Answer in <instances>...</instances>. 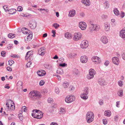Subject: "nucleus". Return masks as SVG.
Segmentation results:
<instances>
[{
  "mask_svg": "<svg viewBox=\"0 0 125 125\" xmlns=\"http://www.w3.org/2000/svg\"><path fill=\"white\" fill-rule=\"evenodd\" d=\"M32 112L34 113L32 114V116L34 118L41 119L43 117L42 112L39 110H33Z\"/></svg>",
  "mask_w": 125,
  "mask_h": 125,
  "instance_id": "1",
  "label": "nucleus"
},
{
  "mask_svg": "<svg viewBox=\"0 0 125 125\" xmlns=\"http://www.w3.org/2000/svg\"><path fill=\"white\" fill-rule=\"evenodd\" d=\"M94 115L93 113L92 112H88L86 114V119L87 123H90L93 121Z\"/></svg>",
  "mask_w": 125,
  "mask_h": 125,
  "instance_id": "2",
  "label": "nucleus"
},
{
  "mask_svg": "<svg viewBox=\"0 0 125 125\" xmlns=\"http://www.w3.org/2000/svg\"><path fill=\"white\" fill-rule=\"evenodd\" d=\"M30 98L33 100L39 99L41 97V95L35 91L31 92L29 94Z\"/></svg>",
  "mask_w": 125,
  "mask_h": 125,
  "instance_id": "3",
  "label": "nucleus"
},
{
  "mask_svg": "<svg viewBox=\"0 0 125 125\" xmlns=\"http://www.w3.org/2000/svg\"><path fill=\"white\" fill-rule=\"evenodd\" d=\"M6 105L8 109L13 110L15 108L14 103L12 101L10 100H7L6 102Z\"/></svg>",
  "mask_w": 125,
  "mask_h": 125,
  "instance_id": "4",
  "label": "nucleus"
},
{
  "mask_svg": "<svg viewBox=\"0 0 125 125\" xmlns=\"http://www.w3.org/2000/svg\"><path fill=\"white\" fill-rule=\"evenodd\" d=\"M95 73V71L93 69H90L89 70V75L87 76V78L88 79H90L93 78Z\"/></svg>",
  "mask_w": 125,
  "mask_h": 125,
  "instance_id": "5",
  "label": "nucleus"
},
{
  "mask_svg": "<svg viewBox=\"0 0 125 125\" xmlns=\"http://www.w3.org/2000/svg\"><path fill=\"white\" fill-rule=\"evenodd\" d=\"M89 29L91 31H98L99 29V27L96 24L94 25L93 24H90Z\"/></svg>",
  "mask_w": 125,
  "mask_h": 125,
  "instance_id": "6",
  "label": "nucleus"
},
{
  "mask_svg": "<svg viewBox=\"0 0 125 125\" xmlns=\"http://www.w3.org/2000/svg\"><path fill=\"white\" fill-rule=\"evenodd\" d=\"M82 36V34L80 32L75 33L73 35V40L74 41H78L81 39Z\"/></svg>",
  "mask_w": 125,
  "mask_h": 125,
  "instance_id": "7",
  "label": "nucleus"
},
{
  "mask_svg": "<svg viewBox=\"0 0 125 125\" xmlns=\"http://www.w3.org/2000/svg\"><path fill=\"white\" fill-rule=\"evenodd\" d=\"M75 100V97L73 96H67L65 99V102L68 103L72 102Z\"/></svg>",
  "mask_w": 125,
  "mask_h": 125,
  "instance_id": "8",
  "label": "nucleus"
},
{
  "mask_svg": "<svg viewBox=\"0 0 125 125\" xmlns=\"http://www.w3.org/2000/svg\"><path fill=\"white\" fill-rule=\"evenodd\" d=\"M78 26L81 30H85L87 27L86 23L83 21L80 22L79 23Z\"/></svg>",
  "mask_w": 125,
  "mask_h": 125,
  "instance_id": "9",
  "label": "nucleus"
},
{
  "mask_svg": "<svg viewBox=\"0 0 125 125\" xmlns=\"http://www.w3.org/2000/svg\"><path fill=\"white\" fill-rule=\"evenodd\" d=\"M37 23L34 20H33L30 21L29 24V26L32 29H35Z\"/></svg>",
  "mask_w": 125,
  "mask_h": 125,
  "instance_id": "10",
  "label": "nucleus"
},
{
  "mask_svg": "<svg viewBox=\"0 0 125 125\" xmlns=\"http://www.w3.org/2000/svg\"><path fill=\"white\" fill-rule=\"evenodd\" d=\"M88 46V42L85 40L82 41L80 45L81 47L83 49L86 48Z\"/></svg>",
  "mask_w": 125,
  "mask_h": 125,
  "instance_id": "11",
  "label": "nucleus"
},
{
  "mask_svg": "<svg viewBox=\"0 0 125 125\" xmlns=\"http://www.w3.org/2000/svg\"><path fill=\"white\" fill-rule=\"evenodd\" d=\"M45 48L44 47H42L39 49L38 50V53L39 55L43 56L45 54Z\"/></svg>",
  "mask_w": 125,
  "mask_h": 125,
  "instance_id": "12",
  "label": "nucleus"
},
{
  "mask_svg": "<svg viewBox=\"0 0 125 125\" xmlns=\"http://www.w3.org/2000/svg\"><path fill=\"white\" fill-rule=\"evenodd\" d=\"M92 60L93 62H94L96 64H98L101 62L100 59L97 56L93 57Z\"/></svg>",
  "mask_w": 125,
  "mask_h": 125,
  "instance_id": "13",
  "label": "nucleus"
},
{
  "mask_svg": "<svg viewBox=\"0 0 125 125\" xmlns=\"http://www.w3.org/2000/svg\"><path fill=\"white\" fill-rule=\"evenodd\" d=\"M112 60L114 64L116 65H118L119 64V60L118 57H114L112 58Z\"/></svg>",
  "mask_w": 125,
  "mask_h": 125,
  "instance_id": "14",
  "label": "nucleus"
},
{
  "mask_svg": "<svg viewBox=\"0 0 125 125\" xmlns=\"http://www.w3.org/2000/svg\"><path fill=\"white\" fill-rule=\"evenodd\" d=\"M88 60V57L86 56H81L80 57V62L82 63H86Z\"/></svg>",
  "mask_w": 125,
  "mask_h": 125,
  "instance_id": "15",
  "label": "nucleus"
},
{
  "mask_svg": "<svg viewBox=\"0 0 125 125\" xmlns=\"http://www.w3.org/2000/svg\"><path fill=\"white\" fill-rule=\"evenodd\" d=\"M100 40L103 43L105 44H106L108 42V39L107 37L105 36H102L101 37Z\"/></svg>",
  "mask_w": 125,
  "mask_h": 125,
  "instance_id": "16",
  "label": "nucleus"
},
{
  "mask_svg": "<svg viewBox=\"0 0 125 125\" xmlns=\"http://www.w3.org/2000/svg\"><path fill=\"white\" fill-rule=\"evenodd\" d=\"M37 74L40 76H43L44 75L46 74L45 71L43 70H39L37 72Z\"/></svg>",
  "mask_w": 125,
  "mask_h": 125,
  "instance_id": "17",
  "label": "nucleus"
},
{
  "mask_svg": "<svg viewBox=\"0 0 125 125\" xmlns=\"http://www.w3.org/2000/svg\"><path fill=\"white\" fill-rule=\"evenodd\" d=\"M120 36L125 40V29H123L120 31Z\"/></svg>",
  "mask_w": 125,
  "mask_h": 125,
  "instance_id": "18",
  "label": "nucleus"
},
{
  "mask_svg": "<svg viewBox=\"0 0 125 125\" xmlns=\"http://www.w3.org/2000/svg\"><path fill=\"white\" fill-rule=\"evenodd\" d=\"M21 31L23 33L25 34H29V33L30 32L29 30L25 28H22L21 29Z\"/></svg>",
  "mask_w": 125,
  "mask_h": 125,
  "instance_id": "19",
  "label": "nucleus"
},
{
  "mask_svg": "<svg viewBox=\"0 0 125 125\" xmlns=\"http://www.w3.org/2000/svg\"><path fill=\"white\" fill-rule=\"evenodd\" d=\"M82 2L86 6H89L90 5V2L89 0H82Z\"/></svg>",
  "mask_w": 125,
  "mask_h": 125,
  "instance_id": "20",
  "label": "nucleus"
},
{
  "mask_svg": "<svg viewBox=\"0 0 125 125\" xmlns=\"http://www.w3.org/2000/svg\"><path fill=\"white\" fill-rule=\"evenodd\" d=\"M98 82L101 85H105L106 84V83L105 82L104 80L103 79H99L98 80Z\"/></svg>",
  "mask_w": 125,
  "mask_h": 125,
  "instance_id": "21",
  "label": "nucleus"
},
{
  "mask_svg": "<svg viewBox=\"0 0 125 125\" xmlns=\"http://www.w3.org/2000/svg\"><path fill=\"white\" fill-rule=\"evenodd\" d=\"M76 12L75 10H70L68 14L69 16L70 17H72L74 16Z\"/></svg>",
  "mask_w": 125,
  "mask_h": 125,
  "instance_id": "22",
  "label": "nucleus"
},
{
  "mask_svg": "<svg viewBox=\"0 0 125 125\" xmlns=\"http://www.w3.org/2000/svg\"><path fill=\"white\" fill-rule=\"evenodd\" d=\"M65 36L66 38L68 39H70L72 38V35L70 33L67 32L65 33Z\"/></svg>",
  "mask_w": 125,
  "mask_h": 125,
  "instance_id": "23",
  "label": "nucleus"
},
{
  "mask_svg": "<svg viewBox=\"0 0 125 125\" xmlns=\"http://www.w3.org/2000/svg\"><path fill=\"white\" fill-rule=\"evenodd\" d=\"M16 11V9H9L7 12H8L10 14H12L15 13Z\"/></svg>",
  "mask_w": 125,
  "mask_h": 125,
  "instance_id": "24",
  "label": "nucleus"
},
{
  "mask_svg": "<svg viewBox=\"0 0 125 125\" xmlns=\"http://www.w3.org/2000/svg\"><path fill=\"white\" fill-rule=\"evenodd\" d=\"M104 115L108 117L110 116L111 115V112L110 111L107 110L104 112Z\"/></svg>",
  "mask_w": 125,
  "mask_h": 125,
  "instance_id": "25",
  "label": "nucleus"
},
{
  "mask_svg": "<svg viewBox=\"0 0 125 125\" xmlns=\"http://www.w3.org/2000/svg\"><path fill=\"white\" fill-rule=\"evenodd\" d=\"M81 98L84 100H86L88 97L87 95L84 94H82L81 95Z\"/></svg>",
  "mask_w": 125,
  "mask_h": 125,
  "instance_id": "26",
  "label": "nucleus"
},
{
  "mask_svg": "<svg viewBox=\"0 0 125 125\" xmlns=\"http://www.w3.org/2000/svg\"><path fill=\"white\" fill-rule=\"evenodd\" d=\"M89 93V90L88 87H85L84 89L83 93L84 94L87 95Z\"/></svg>",
  "mask_w": 125,
  "mask_h": 125,
  "instance_id": "27",
  "label": "nucleus"
},
{
  "mask_svg": "<svg viewBox=\"0 0 125 125\" xmlns=\"http://www.w3.org/2000/svg\"><path fill=\"white\" fill-rule=\"evenodd\" d=\"M65 110H66L64 108H61L60 109L59 113L60 114H64L65 112Z\"/></svg>",
  "mask_w": 125,
  "mask_h": 125,
  "instance_id": "28",
  "label": "nucleus"
},
{
  "mask_svg": "<svg viewBox=\"0 0 125 125\" xmlns=\"http://www.w3.org/2000/svg\"><path fill=\"white\" fill-rule=\"evenodd\" d=\"M105 30L106 31H108L109 30L110 28V26L108 24H104Z\"/></svg>",
  "mask_w": 125,
  "mask_h": 125,
  "instance_id": "29",
  "label": "nucleus"
},
{
  "mask_svg": "<svg viewBox=\"0 0 125 125\" xmlns=\"http://www.w3.org/2000/svg\"><path fill=\"white\" fill-rule=\"evenodd\" d=\"M62 85L65 88H66L69 86V84L68 82H65L63 83Z\"/></svg>",
  "mask_w": 125,
  "mask_h": 125,
  "instance_id": "30",
  "label": "nucleus"
},
{
  "mask_svg": "<svg viewBox=\"0 0 125 125\" xmlns=\"http://www.w3.org/2000/svg\"><path fill=\"white\" fill-rule=\"evenodd\" d=\"M114 12L115 14L116 15L119 14V12L117 8L115 9L114 10Z\"/></svg>",
  "mask_w": 125,
  "mask_h": 125,
  "instance_id": "31",
  "label": "nucleus"
},
{
  "mask_svg": "<svg viewBox=\"0 0 125 125\" xmlns=\"http://www.w3.org/2000/svg\"><path fill=\"white\" fill-rule=\"evenodd\" d=\"M79 73V71L77 69H74L73 71V74L74 75H77Z\"/></svg>",
  "mask_w": 125,
  "mask_h": 125,
  "instance_id": "32",
  "label": "nucleus"
},
{
  "mask_svg": "<svg viewBox=\"0 0 125 125\" xmlns=\"http://www.w3.org/2000/svg\"><path fill=\"white\" fill-rule=\"evenodd\" d=\"M123 90H121L119 91L117 93L120 96H122L123 95Z\"/></svg>",
  "mask_w": 125,
  "mask_h": 125,
  "instance_id": "33",
  "label": "nucleus"
},
{
  "mask_svg": "<svg viewBox=\"0 0 125 125\" xmlns=\"http://www.w3.org/2000/svg\"><path fill=\"white\" fill-rule=\"evenodd\" d=\"M31 52H33L32 51H29L27 52V53L26 54V55L25 56V58L26 59H27L30 57V56H31L30 55H29V53H30Z\"/></svg>",
  "mask_w": 125,
  "mask_h": 125,
  "instance_id": "34",
  "label": "nucleus"
},
{
  "mask_svg": "<svg viewBox=\"0 0 125 125\" xmlns=\"http://www.w3.org/2000/svg\"><path fill=\"white\" fill-rule=\"evenodd\" d=\"M8 37L10 38H12L15 37V35L12 33H10L8 34Z\"/></svg>",
  "mask_w": 125,
  "mask_h": 125,
  "instance_id": "35",
  "label": "nucleus"
},
{
  "mask_svg": "<svg viewBox=\"0 0 125 125\" xmlns=\"http://www.w3.org/2000/svg\"><path fill=\"white\" fill-rule=\"evenodd\" d=\"M57 72L58 74L61 75L63 73V71L61 69L58 70L57 71Z\"/></svg>",
  "mask_w": 125,
  "mask_h": 125,
  "instance_id": "36",
  "label": "nucleus"
},
{
  "mask_svg": "<svg viewBox=\"0 0 125 125\" xmlns=\"http://www.w3.org/2000/svg\"><path fill=\"white\" fill-rule=\"evenodd\" d=\"M30 34L28 35L27 37V38L29 39H31L32 37V32H30Z\"/></svg>",
  "mask_w": 125,
  "mask_h": 125,
  "instance_id": "37",
  "label": "nucleus"
},
{
  "mask_svg": "<svg viewBox=\"0 0 125 125\" xmlns=\"http://www.w3.org/2000/svg\"><path fill=\"white\" fill-rule=\"evenodd\" d=\"M118 83L119 86L120 87H122L123 85V82L121 80L118 81Z\"/></svg>",
  "mask_w": 125,
  "mask_h": 125,
  "instance_id": "38",
  "label": "nucleus"
},
{
  "mask_svg": "<svg viewBox=\"0 0 125 125\" xmlns=\"http://www.w3.org/2000/svg\"><path fill=\"white\" fill-rule=\"evenodd\" d=\"M52 26L54 27L55 29H56L59 27L60 26L59 25L57 24L56 23H55L53 24Z\"/></svg>",
  "mask_w": 125,
  "mask_h": 125,
  "instance_id": "39",
  "label": "nucleus"
},
{
  "mask_svg": "<svg viewBox=\"0 0 125 125\" xmlns=\"http://www.w3.org/2000/svg\"><path fill=\"white\" fill-rule=\"evenodd\" d=\"M3 8L4 9L5 11L6 12H7L8 11V7L7 6H4L3 7Z\"/></svg>",
  "mask_w": 125,
  "mask_h": 125,
  "instance_id": "40",
  "label": "nucleus"
},
{
  "mask_svg": "<svg viewBox=\"0 0 125 125\" xmlns=\"http://www.w3.org/2000/svg\"><path fill=\"white\" fill-rule=\"evenodd\" d=\"M69 88L70 91H74L75 89L74 87L72 85L70 86Z\"/></svg>",
  "mask_w": 125,
  "mask_h": 125,
  "instance_id": "41",
  "label": "nucleus"
},
{
  "mask_svg": "<svg viewBox=\"0 0 125 125\" xmlns=\"http://www.w3.org/2000/svg\"><path fill=\"white\" fill-rule=\"evenodd\" d=\"M48 102L49 103H52L53 101V99L51 98H49L47 100Z\"/></svg>",
  "mask_w": 125,
  "mask_h": 125,
  "instance_id": "42",
  "label": "nucleus"
},
{
  "mask_svg": "<svg viewBox=\"0 0 125 125\" xmlns=\"http://www.w3.org/2000/svg\"><path fill=\"white\" fill-rule=\"evenodd\" d=\"M9 64L10 66H11L12 64L14 62V61L12 60H10L9 61Z\"/></svg>",
  "mask_w": 125,
  "mask_h": 125,
  "instance_id": "43",
  "label": "nucleus"
},
{
  "mask_svg": "<svg viewBox=\"0 0 125 125\" xmlns=\"http://www.w3.org/2000/svg\"><path fill=\"white\" fill-rule=\"evenodd\" d=\"M23 10L22 7L21 6H19L17 8V10L18 11H21Z\"/></svg>",
  "mask_w": 125,
  "mask_h": 125,
  "instance_id": "44",
  "label": "nucleus"
},
{
  "mask_svg": "<svg viewBox=\"0 0 125 125\" xmlns=\"http://www.w3.org/2000/svg\"><path fill=\"white\" fill-rule=\"evenodd\" d=\"M122 59L125 60V52H122Z\"/></svg>",
  "mask_w": 125,
  "mask_h": 125,
  "instance_id": "45",
  "label": "nucleus"
},
{
  "mask_svg": "<svg viewBox=\"0 0 125 125\" xmlns=\"http://www.w3.org/2000/svg\"><path fill=\"white\" fill-rule=\"evenodd\" d=\"M44 82L43 81L41 80L40 82V85L41 86H42L44 84Z\"/></svg>",
  "mask_w": 125,
  "mask_h": 125,
  "instance_id": "46",
  "label": "nucleus"
},
{
  "mask_svg": "<svg viewBox=\"0 0 125 125\" xmlns=\"http://www.w3.org/2000/svg\"><path fill=\"white\" fill-rule=\"evenodd\" d=\"M104 5L105 6V7H109V4L108 3L107 1H105L104 3Z\"/></svg>",
  "mask_w": 125,
  "mask_h": 125,
  "instance_id": "47",
  "label": "nucleus"
},
{
  "mask_svg": "<svg viewBox=\"0 0 125 125\" xmlns=\"http://www.w3.org/2000/svg\"><path fill=\"white\" fill-rule=\"evenodd\" d=\"M6 52L4 51H2L1 53V56L3 57H4L5 56Z\"/></svg>",
  "mask_w": 125,
  "mask_h": 125,
  "instance_id": "48",
  "label": "nucleus"
},
{
  "mask_svg": "<svg viewBox=\"0 0 125 125\" xmlns=\"http://www.w3.org/2000/svg\"><path fill=\"white\" fill-rule=\"evenodd\" d=\"M22 83L21 81H19L17 84V86H21L22 85Z\"/></svg>",
  "mask_w": 125,
  "mask_h": 125,
  "instance_id": "49",
  "label": "nucleus"
},
{
  "mask_svg": "<svg viewBox=\"0 0 125 125\" xmlns=\"http://www.w3.org/2000/svg\"><path fill=\"white\" fill-rule=\"evenodd\" d=\"M26 107L25 106H23L22 107V110L23 111L25 112L27 111V109L26 108Z\"/></svg>",
  "mask_w": 125,
  "mask_h": 125,
  "instance_id": "50",
  "label": "nucleus"
},
{
  "mask_svg": "<svg viewBox=\"0 0 125 125\" xmlns=\"http://www.w3.org/2000/svg\"><path fill=\"white\" fill-rule=\"evenodd\" d=\"M103 101L102 99H100L99 100V103L100 105H102L103 104Z\"/></svg>",
  "mask_w": 125,
  "mask_h": 125,
  "instance_id": "51",
  "label": "nucleus"
},
{
  "mask_svg": "<svg viewBox=\"0 0 125 125\" xmlns=\"http://www.w3.org/2000/svg\"><path fill=\"white\" fill-rule=\"evenodd\" d=\"M103 123L104 124V125H106L107 124V120L104 119H103Z\"/></svg>",
  "mask_w": 125,
  "mask_h": 125,
  "instance_id": "52",
  "label": "nucleus"
},
{
  "mask_svg": "<svg viewBox=\"0 0 125 125\" xmlns=\"http://www.w3.org/2000/svg\"><path fill=\"white\" fill-rule=\"evenodd\" d=\"M55 92L57 94H58L59 92V89L58 88H56L55 89Z\"/></svg>",
  "mask_w": 125,
  "mask_h": 125,
  "instance_id": "53",
  "label": "nucleus"
},
{
  "mask_svg": "<svg viewBox=\"0 0 125 125\" xmlns=\"http://www.w3.org/2000/svg\"><path fill=\"white\" fill-rule=\"evenodd\" d=\"M67 65V64L65 63L60 64H59V66L62 67H64Z\"/></svg>",
  "mask_w": 125,
  "mask_h": 125,
  "instance_id": "54",
  "label": "nucleus"
},
{
  "mask_svg": "<svg viewBox=\"0 0 125 125\" xmlns=\"http://www.w3.org/2000/svg\"><path fill=\"white\" fill-rule=\"evenodd\" d=\"M31 64V62H28L26 65L27 67H30V65Z\"/></svg>",
  "mask_w": 125,
  "mask_h": 125,
  "instance_id": "55",
  "label": "nucleus"
},
{
  "mask_svg": "<svg viewBox=\"0 0 125 125\" xmlns=\"http://www.w3.org/2000/svg\"><path fill=\"white\" fill-rule=\"evenodd\" d=\"M125 15V13L124 12H122V13L120 15V16L122 18H123L124 16Z\"/></svg>",
  "mask_w": 125,
  "mask_h": 125,
  "instance_id": "56",
  "label": "nucleus"
},
{
  "mask_svg": "<svg viewBox=\"0 0 125 125\" xmlns=\"http://www.w3.org/2000/svg\"><path fill=\"white\" fill-rule=\"evenodd\" d=\"M109 64V62L108 61H106L104 63L105 65L107 66Z\"/></svg>",
  "mask_w": 125,
  "mask_h": 125,
  "instance_id": "57",
  "label": "nucleus"
},
{
  "mask_svg": "<svg viewBox=\"0 0 125 125\" xmlns=\"http://www.w3.org/2000/svg\"><path fill=\"white\" fill-rule=\"evenodd\" d=\"M45 66L46 68L48 69H50L51 67V66L48 64H46L45 65Z\"/></svg>",
  "mask_w": 125,
  "mask_h": 125,
  "instance_id": "58",
  "label": "nucleus"
},
{
  "mask_svg": "<svg viewBox=\"0 0 125 125\" xmlns=\"http://www.w3.org/2000/svg\"><path fill=\"white\" fill-rule=\"evenodd\" d=\"M80 15L81 16L83 17L85 16V14L83 12H81L80 13Z\"/></svg>",
  "mask_w": 125,
  "mask_h": 125,
  "instance_id": "59",
  "label": "nucleus"
},
{
  "mask_svg": "<svg viewBox=\"0 0 125 125\" xmlns=\"http://www.w3.org/2000/svg\"><path fill=\"white\" fill-rule=\"evenodd\" d=\"M11 57L13 58H15L16 57L18 58L19 57V56L17 55H16L15 54H13V56H11Z\"/></svg>",
  "mask_w": 125,
  "mask_h": 125,
  "instance_id": "60",
  "label": "nucleus"
},
{
  "mask_svg": "<svg viewBox=\"0 0 125 125\" xmlns=\"http://www.w3.org/2000/svg\"><path fill=\"white\" fill-rule=\"evenodd\" d=\"M50 125H58V124L56 123L52 122L51 123Z\"/></svg>",
  "mask_w": 125,
  "mask_h": 125,
  "instance_id": "61",
  "label": "nucleus"
},
{
  "mask_svg": "<svg viewBox=\"0 0 125 125\" xmlns=\"http://www.w3.org/2000/svg\"><path fill=\"white\" fill-rule=\"evenodd\" d=\"M7 70L9 71H11L12 70V69L10 67H8L7 68Z\"/></svg>",
  "mask_w": 125,
  "mask_h": 125,
  "instance_id": "62",
  "label": "nucleus"
},
{
  "mask_svg": "<svg viewBox=\"0 0 125 125\" xmlns=\"http://www.w3.org/2000/svg\"><path fill=\"white\" fill-rule=\"evenodd\" d=\"M59 61H61V62H62L64 60V59L62 57L60 58L59 59Z\"/></svg>",
  "mask_w": 125,
  "mask_h": 125,
  "instance_id": "63",
  "label": "nucleus"
},
{
  "mask_svg": "<svg viewBox=\"0 0 125 125\" xmlns=\"http://www.w3.org/2000/svg\"><path fill=\"white\" fill-rule=\"evenodd\" d=\"M53 58L54 59H57L58 58V57L56 55H55V56L53 57Z\"/></svg>",
  "mask_w": 125,
  "mask_h": 125,
  "instance_id": "64",
  "label": "nucleus"
}]
</instances>
